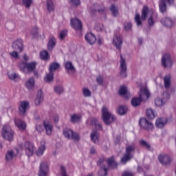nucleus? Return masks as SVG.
I'll return each mask as SVG.
<instances>
[{
	"label": "nucleus",
	"mask_w": 176,
	"mask_h": 176,
	"mask_svg": "<svg viewBox=\"0 0 176 176\" xmlns=\"http://www.w3.org/2000/svg\"><path fill=\"white\" fill-rule=\"evenodd\" d=\"M149 90L146 88H142L139 92V98L134 97L131 99V105L135 108L137 107H140L141 105V102H144L146 101L149 98Z\"/></svg>",
	"instance_id": "f257e3e1"
},
{
	"label": "nucleus",
	"mask_w": 176,
	"mask_h": 176,
	"mask_svg": "<svg viewBox=\"0 0 176 176\" xmlns=\"http://www.w3.org/2000/svg\"><path fill=\"white\" fill-rule=\"evenodd\" d=\"M102 119L107 126L112 124L116 120V116L109 112V110L105 106L102 109Z\"/></svg>",
	"instance_id": "f03ea898"
},
{
	"label": "nucleus",
	"mask_w": 176,
	"mask_h": 176,
	"mask_svg": "<svg viewBox=\"0 0 176 176\" xmlns=\"http://www.w3.org/2000/svg\"><path fill=\"white\" fill-rule=\"evenodd\" d=\"M19 67L22 71L25 72V74H33L35 76H38V71H36V62H23L19 65Z\"/></svg>",
	"instance_id": "7ed1b4c3"
},
{
	"label": "nucleus",
	"mask_w": 176,
	"mask_h": 176,
	"mask_svg": "<svg viewBox=\"0 0 176 176\" xmlns=\"http://www.w3.org/2000/svg\"><path fill=\"white\" fill-rule=\"evenodd\" d=\"M148 13H149V7H148L147 6H144L142 10L141 16L140 15V14H136L135 16V21L137 25H141L142 24L141 20H142L143 21H145V20H146V17H148Z\"/></svg>",
	"instance_id": "20e7f679"
},
{
	"label": "nucleus",
	"mask_w": 176,
	"mask_h": 176,
	"mask_svg": "<svg viewBox=\"0 0 176 176\" xmlns=\"http://www.w3.org/2000/svg\"><path fill=\"white\" fill-rule=\"evenodd\" d=\"M134 151H135V146L134 145L128 146L126 148L125 154L121 158V163H123V164H126L127 162H130V160L133 159V153H131L134 152Z\"/></svg>",
	"instance_id": "39448f33"
},
{
	"label": "nucleus",
	"mask_w": 176,
	"mask_h": 176,
	"mask_svg": "<svg viewBox=\"0 0 176 176\" xmlns=\"http://www.w3.org/2000/svg\"><path fill=\"white\" fill-rule=\"evenodd\" d=\"M63 135L67 140H74V141H79L80 136L76 132H74L72 129L65 128L63 131Z\"/></svg>",
	"instance_id": "423d86ee"
},
{
	"label": "nucleus",
	"mask_w": 176,
	"mask_h": 176,
	"mask_svg": "<svg viewBox=\"0 0 176 176\" xmlns=\"http://www.w3.org/2000/svg\"><path fill=\"white\" fill-rule=\"evenodd\" d=\"M139 126L141 129L146 130V131H151L153 130V124L149 122L146 118H142L139 120Z\"/></svg>",
	"instance_id": "0eeeda50"
},
{
	"label": "nucleus",
	"mask_w": 176,
	"mask_h": 176,
	"mask_svg": "<svg viewBox=\"0 0 176 176\" xmlns=\"http://www.w3.org/2000/svg\"><path fill=\"white\" fill-rule=\"evenodd\" d=\"M1 134L3 138L8 140V141H12V140H13V131H12V128L8 125L3 127Z\"/></svg>",
	"instance_id": "6e6552de"
},
{
	"label": "nucleus",
	"mask_w": 176,
	"mask_h": 176,
	"mask_svg": "<svg viewBox=\"0 0 176 176\" xmlns=\"http://www.w3.org/2000/svg\"><path fill=\"white\" fill-rule=\"evenodd\" d=\"M161 63L164 68H171V67H173V60H171V56H170V54H168L163 55L161 59Z\"/></svg>",
	"instance_id": "1a4fd4ad"
},
{
	"label": "nucleus",
	"mask_w": 176,
	"mask_h": 176,
	"mask_svg": "<svg viewBox=\"0 0 176 176\" xmlns=\"http://www.w3.org/2000/svg\"><path fill=\"white\" fill-rule=\"evenodd\" d=\"M120 75L122 78H127V65H126V60L120 56Z\"/></svg>",
	"instance_id": "9d476101"
},
{
	"label": "nucleus",
	"mask_w": 176,
	"mask_h": 176,
	"mask_svg": "<svg viewBox=\"0 0 176 176\" xmlns=\"http://www.w3.org/2000/svg\"><path fill=\"white\" fill-rule=\"evenodd\" d=\"M158 160L163 166H167L171 163V158L167 154H160L158 155Z\"/></svg>",
	"instance_id": "9b49d317"
},
{
	"label": "nucleus",
	"mask_w": 176,
	"mask_h": 176,
	"mask_svg": "<svg viewBox=\"0 0 176 176\" xmlns=\"http://www.w3.org/2000/svg\"><path fill=\"white\" fill-rule=\"evenodd\" d=\"M12 49L14 50H16L17 52H19L21 53L23 50H24V45H23V40L21 38H18L16 41H15L12 45Z\"/></svg>",
	"instance_id": "f8f14e48"
},
{
	"label": "nucleus",
	"mask_w": 176,
	"mask_h": 176,
	"mask_svg": "<svg viewBox=\"0 0 176 176\" xmlns=\"http://www.w3.org/2000/svg\"><path fill=\"white\" fill-rule=\"evenodd\" d=\"M24 146L25 155H27L28 157L32 156V155H34V144L30 142H25Z\"/></svg>",
	"instance_id": "ddd939ff"
},
{
	"label": "nucleus",
	"mask_w": 176,
	"mask_h": 176,
	"mask_svg": "<svg viewBox=\"0 0 176 176\" xmlns=\"http://www.w3.org/2000/svg\"><path fill=\"white\" fill-rule=\"evenodd\" d=\"M49 166L46 162H41L39 167L38 176H47Z\"/></svg>",
	"instance_id": "4468645a"
},
{
	"label": "nucleus",
	"mask_w": 176,
	"mask_h": 176,
	"mask_svg": "<svg viewBox=\"0 0 176 176\" xmlns=\"http://www.w3.org/2000/svg\"><path fill=\"white\" fill-rule=\"evenodd\" d=\"M113 45L116 46V49L120 50L122 49V45H123L122 37L116 34L113 38Z\"/></svg>",
	"instance_id": "2eb2a0df"
},
{
	"label": "nucleus",
	"mask_w": 176,
	"mask_h": 176,
	"mask_svg": "<svg viewBox=\"0 0 176 176\" xmlns=\"http://www.w3.org/2000/svg\"><path fill=\"white\" fill-rule=\"evenodd\" d=\"M70 24L76 31H80L82 30V21L77 18L72 19Z\"/></svg>",
	"instance_id": "dca6fc26"
},
{
	"label": "nucleus",
	"mask_w": 176,
	"mask_h": 176,
	"mask_svg": "<svg viewBox=\"0 0 176 176\" xmlns=\"http://www.w3.org/2000/svg\"><path fill=\"white\" fill-rule=\"evenodd\" d=\"M85 38V41H87V43L89 45H94V43H96V41H97L96 35L91 32L87 33Z\"/></svg>",
	"instance_id": "f3484780"
},
{
	"label": "nucleus",
	"mask_w": 176,
	"mask_h": 176,
	"mask_svg": "<svg viewBox=\"0 0 176 176\" xmlns=\"http://www.w3.org/2000/svg\"><path fill=\"white\" fill-rule=\"evenodd\" d=\"M30 103L27 101H23L21 102L20 106L19 107V110L21 115H25V113L27 112Z\"/></svg>",
	"instance_id": "a211bd4d"
},
{
	"label": "nucleus",
	"mask_w": 176,
	"mask_h": 176,
	"mask_svg": "<svg viewBox=\"0 0 176 176\" xmlns=\"http://www.w3.org/2000/svg\"><path fill=\"white\" fill-rule=\"evenodd\" d=\"M43 126L47 135H52V133H53V125L49 122L44 121Z\"/></svg>",
	"instance_id": "6ab92c4d"
},
{
	"label": "nucleus",
	"mask_w": 176,
	"mask_h": 176,
	"mask_svg": "<svg viewBox=\"0 0 176 176\" xmlns=\"http://www.w3.org/2000/svg\"><path fill=\"white\" fill-rule=\"evenodd\" d=\"M71 123H73L74 124L76 123H80L82 120V116L78 115L76 113L70 115V119H69Z\"/></svg>",
	"instance_id": "aec40b11"
},
{
	"label": "nucleus",
	"mask_w": 176,
	"mask_h": 176,
	"mask_svg": "<svg viewBox=\"0 0 176 176\" xmlns=\"http://www.w3.org/2000/svg\"><path fill=\"white\" fill-rule=\"evenodd\" d=\"M91 140L94 144H99L100 142V133L97 131H94L91 134Z\"/></svg>",
	"instance_id": "412c9836"
},
{
	"label": "nucleus",
	"mask_w": 176,
	"mask_h": 176,
	"mask_svg": "<svg viewBox=\"0 0 176 176\" xmlns=\"http://www.w3.org/2000/svg\"><path fill=\"white\" fill-rule=\"evenodd\" d=\"M15 125L19 129V130H25V122L21 120L20 118H16L14 120Z\"/></svg>",
	"instance_id": "4be33fe9"
},
{
	"label": "nucleus",
	"mask_w": 176,
	"mask_h": 176,
	"mask_svg": "<svg viewBox=\"0 0 176 176\" xmlns=\"http://www.w3.org/2000/svg\"><path fill=\"white\" fill-rule=\"evenodd\" d=\"M119 94L125 98H129V97H130V93L127 91V87L126 86L120 87Z\"/></svg>",
	"instance_id": "5701e85b"
},
{
	"label": "nucleus",
	"mask_w": 176,
	"mask_h": 176,
	"mask_svg": "<svg viewBox=\"0 0 176 176\" xmlns=\"http://www.w3.org/2000/svg\"><path fill=\"white\" fill-rule=\"evenodd\" d=\"M161 23L163 25L167 27L168 28H171L173 24V19H170L168 17L161 19Z\"/></svg>",
	"instance_id": "b1692460"
},
{
	"label": "nucleus",
	"mask_w": 176,
	"mask_h": 176,
	"mask_svg": "<svg viewBox=\"0 0 176 176\" xmlns=\"http://www.w3.org/2000/svg\"><path fill=\"white\" fill-rule=\"evenodd\" d=\"M56 42H57V41L56 40V38H54V37H52L49 40L48 44H47V49H48L49 52L53 51V49H54V47H56Z\"/></svg>",
	"instance_id": "393cba45"
},
{
	"label": "nucleus",
	"mask_w": 176,
	"mask_h": 176,
	"mask_svg": "<svg viewBox=\"0 0 176 176\" xmlns=\"http://www.w3.org/2000/svg\"><path fill=\"white\" fill-rule=\"evenodd\" d=\"M41 102H43V92H42V90H39L37 92L35 104L36 105H41Z\"/></svg>",
	"instance_id": "a878e982"
},
{
	"label": "nucleus",
	"mask_w": 176,
	"mask_h": 176,
	"mask_svg": "<svg viewBox=\"0 0 176 176\" xmlns=\"http://www.w3.org/2000/svg\"><path fill=\"white\" fill-rule=\"evenodd\" d=\"M166 123H167V120H166V118H160L156 120L155 126L156 127H159L160 129H162V127H164V126H166Z\"/></svg>",
	"instance_id": "bb28decb"
},
{
	"label": "nucleus",
	"mask_w": 176,
	"mask_h": 176,
	"mask_svg": "<svg viewBox=\"0 0 176 176\" xmlns=\"http://www.w3.org/2000/svg\"><path fill=\"white\" fill-rule=\"evenodd\" d=\"M108 168L111 167V168H116L118 167V164L115 161V158L111 157L107 160Z\"/></svg>",
	"instance_id": "cd10ccee"
},
{
	"label": "nucleus",
	"mask_w": 176,
	"mask_h": 176,
	"mask_svg": "<svg viewBox=\"0 0 176 176\" xmlns=\"http://www.w3.org/2000/svg\"><path fill=\"white\" fill-rule=\"evenodd\" d=\"M146 114L148 119H150V120L155 119V118L156 117L155 111H153V109H147L146 111Z\"/></svg>",
	"instance_id": "c85d7f7f"
},
{
	"label": "nucleus",
	"mask_w": 176,
	"mask_h": 176,
	"mask_svg": "<svg viewBox=\"0 0 176 176\" xmlns=\"http://www.w3.org/2000/svg\"><path fill=\"white\" fill-rule=\"evenodd\" d=\"M110 10L113 17H116V16L119 15V8H118V6H116V5L111 4L110 7Z\"/></svg>",
	"instance_id": "c756f323"
},
{
	"label": "nucleus",
	"mask_w": 176,
	"mask_h": 176,
	"mask_svg": "<svg viewBox=\"0 0 176 176\" xmlns=\"http://www.w3.org/2000/svg\"><path fill=\"white\" fill-rule=\"evenodd\" d=\"M160 12L162 14L167 13V5L166 1H160L159 2Z\"/></svg>",
	"instance_id": "7c9ffc66"
},
{
	"label": "nucleus",
	"mask_w": 176,
	"mask_h": 176,
	"mask_svg": "<svg viewBox=\"0 0 176 176\" xmlns=\"http://www.w3.org/2000/svg\"><path fill=\"white\" fill-rule=\"evenodd\" d=\"M35 86V80L34 78H30L28 80V81L25 82V87L27 89H34V87Z\"/></svg>",
	"instance_id": "2f4dec72"
},
{
	"label": "nucleus",
	"mask_w": 176,
	"mask_h": 176,
	"mask_svg": "<svg viewBox=\"0 0 176 176\" xmlns=\"http://www.w3.org/2000/svg\"><path fill=\"white\" fill-rule=\"evenodd\" d=\"M164 82L165 89H170V86H171V76H165L164 77Z\"/></svg>",
	"instance_id": "473e14b6"
},
{
	"label": "nucleus",
	"mask_w": 176,
	"mask_h": 176,
	"mask_svg": "<svg viewBox=\"0 0 176 176\" xmlns=\"http://www.w3.org/2000/svg\"><path fill=\"white\" fill-rule=\"evenodd\" d=\"M54 79V74L50 72L47 73L44 78L45 82H47V83H51V82H53Z\"/></svg>",
	"instance_id": "72a5a7b5"
},
{
	"label": "nucleus",
	"mask_w": 176,
	"mask_h": 176,
	"mask_svg": "<svg viewBox=\"0 0 176 176\" xmlns=\"http://www.w3.org/2000/svg\"><path fill=\"white\" fill-rule=\"evenodd\" d=\"M108 170H109V168H107L105 167V166H102L98 172V175L99 176L108 175Z\"/></svg>",
	"instance_id": "f704fd0d"
},
{
	"label": "nucleus",
	"mask_w": 176,
	"mask_h": 176,
	"mask_svg": "<svg viewBox=\"0 0 176 176\" xmlns=\"http://www.w3.org/2000/svg\"><path fill=\"white\" fill-rule=\"evenodd\" d=\"M46 4L48 12H54L55 6L53 0H47Z\"/></svg>",
	"instance_id": "c9c22d12"
},
{
	"label": "nucleus",
	"mask_w": 176,
	"mask_h": 176,
	"mask_svg": "<svg viewBox=\"0 0 176 176\" xmlns=\"http://www.w3.org/2000/svg\"><path fill=\"white\" fill-rule=\"evenodd\" d=\"M58 68H60V64L58 63H52L50 65L49 72L53 73L54 71L58 69Z\"/></svg>",
	"instance_id": "e433bc0d"
},
{
	"label": "nucleus",
	"mask_w": 176,
	"mask_h": 176,
	"mask_svg": "<svg viewBox=\"0 0 176 176\" xmlns=\"http://www.w3.org/2000/svg\"><path fill=\"white\" fill-rule=\"evenodd\" d=\"M40 58L44 61H47V60H50V56L49 55V52H47V51H42L40 53Z\"/></svg>",
	"instance_id": "4c0bfd02"
},
{
	"label": "nucleus",
	"mask_w": 176,
	"mask_h": 176,
	"mask_svg": "<svg viewBox=\"0 0 176 176\" xmlns=\"http://www.w3.org/2000/svg\"><path fill=\"white\" fill-rule=\"evenodd\" d=\"M14 157V153L13 151H8L6 153V162H10L13 160V158Z\"/></svg>",
	"instance_id": "58836bf2"
},
{
	"label": "nucleus",
	"mask_w": 176,
	"mask_h": 176,
	"mask_svg": "<svg viewBox=\"0 0 176 176\" xmlns=\"http://www.w3.org/2000/svg\"><path fill=\"white\" fill-rule=\"evenodd\" d=\"M65 68L67 71H72L73 72H75V67H74L72 62H70V61L66 62L65 64Z\"/></svg>",
	"instance_id": "ea45409f"
},
{
	"label": "nucleus",
	"mask_w": 176,
	"mask_h": 176,
	"mask_svg": "<svg viewBox=\"0 0 176 176\" xmlns=\"http://www.w3.org/2000/svg\"><path fill=\"white\" fill-rule=\"evenodd\" d=\"M153 16L157 17V14L153 12L151 16L148 19V24L149 27H153V25H155V20H153Z\"/></svg>",
	"instance_id": "a19ab883"
},
{
	"label": "nucleus",
	"mask_w": 176,
	"mask_h": 176,
	"mask_svg": "<svg viewBox=\"0 0 176 176\" xmlns=\"http://www.w3.org/2000/svg\"><path fill=\"white\" fill-rule=\"evenodd\" d=\"M117 112L119 115H125V113H127V107L124 106H120Z\"/></svg>",
	"instance_id": "79ce46f5"
},
{
	"label": "nucleus",
	"mask_w": 176,
	"mask_h": 176,
	"mask_svg": "<svg viewBox=\"0 0 176 176\" xmlns=\"http://www.w3.org/2000/svg\"><path fill=\"white\" fill-rule=\"evenodd\" d=\"M54 90L56 94H63V93H64V87L61 85L55 86Z\"/></svg>",
	"instance_id": "37998d69"
},
{
	"label": "nucleus",
	"mask_w": 176,
	"mask_h": 176,
	"mask_svg": "<svg viewBox=\"0 0 176 176\" xmlns=\"http://www.w3.org/2000/svg\"><path fill=\"white\" fill-rule=\"evenodd\" d=\"M155 104L156 107H162V105L166 104V102H164L162 98L157 97L155 100Z\"/></svg>",
	"instance_id": "c03bdc74"
},
{
	"label": "nucleus",
	"mask_w": 176,
	"mask_h": 176,
	"mask_svg": "<svg viewBox=\"0 0 176 176\" xmlns=\"http://www.w3.org/2000/svg\"><path fill=\"white\" fill-rule=\"evenodd\" d=\"M140 144L145 148L146 151H151V144H149L145 140H140Z\"/></svg>",
	"instance_id": "a18cd8bd"
},
{
	"label": "nucleus",
	"mask_w": 176,
	"mask_h": 176,
	"mask_svg": "<svg viewBox=\"0 0 176 176\" xmlns=\"http://www.w3.org/2000/svg\"><path fill=\"white\" fill-rule=\"evenodd\" d=\"M45 149H46V147L45 145H42L39 147V148L36 152V155L37 156H42L43 155V152H45Z\"/></svg>",
	"instance_id": "49530a36"
},
{
	"label": "nucleus",
	"mask_w": 176,
	"mask_h": 176,
	"mask_svg": "<svg viewBox=\"0 0 176 176\" xmlns=\"http://www.w3.org/2000/svg\"><path fill=\"white\" fill-rule=\"evenodd\" d=\"M22 4L25 8H26V9H30L32 4V0H22Z\"/></svg>",
	"instance_id": "de8ad7c7"
},
{
	"label": "nucleus",
	"mask_w": 176,
	"mask_h": 176,
	"mask_svg": "<svg viewBox=\"0 0 176 176\" xmlns=\"http://www.w3.org/2000/svg\"><path fill=\"white\" fill-rule=\"evenodd\" d=\"M67 34L68 30H63L60 31L59 33V39H60V41H63L65 38V36H67Z\"/></svg>",
	"instance_id": "09e8293b"
},
{
	"label": "nucleus",
	"mask_w": 176,
	"mask_h": 176,
	"mask_svg": "<svg viewBox=\"0 0 176 176\" xmlns=\"http://www.w3.org/2000/svg\"><path fill=\"white\" fill-rule=\"evenodd\" d=\"M38 27L34 26L31 32V35L33 36V38H36V36H38V34H39V32H38Z\"/></svg>",
	"instance_id": "8fccbe9b"
},
{
	"label": "nucleus",
	"mask_w": 176,
	"mask_h": 176,
	"mask_svg": "<svg viewBox=\"0 0 176 176\" xmlns=\"http://www.w3.org/2000/svg\"><path fill=\"white\" fill-rule=\"evenodd\" d=\"M82 94L85 97H91V92L87 88H84L82 89Z\"/></svg>",
	"instance_id": "3c124183"
},
{
	"label": "nucleus",
	"mask_w": 176,
	"mask_h": 176,
	"mask_svg": "<svg viewBox=\"0 0 176 176\" xmlns=\"http://www.w3.org/2000/svg\"><path fill=\"white\" fill-rule=\"evenodd\" d=\"M91 122L92 124H95L96 129H98V130H102V125L101 124H97V119L94 118Z\"/></svg>",
	"instance_id": "603ef678"
},
{
	"label": "nucleus",
	"mask_w": 176,
	"mask_h": 176,
	"mask_svg": "<svg viewBox=\"0 0 176 176\" xmlns=\"http://www.w3.org/2000/svg\"><path fill=\"white\" fill-rule=\"evenodd\" d=\"M124 25L126 31H130V30H131V27H133V25H131V23L130 22L125 23Z\"/></svg>",
	"instance_id": "864d4df0"
},
{
	"label": "nucleus",
	"mask_w": 176,
	"mask_h": 176,
	"mask_svg": "<svg viewBox=\"0 0 176 176\" xmlns=\"http://www.w3.org/2000/svg\"><path fill=\"white\" fill-rule=\"evenodd\" d=\"M96 82L100 86H102V85H104V80H102V77H101V76L96 78Z\"/></svg>",
	"instance_id": "5fc2aeb1"
},
{
	"label": "nucleus",
	"mask_w": 176,
	"mask_h": 176,
	"mask_svg": "<svg viewBox=\"0 0 176 176\" xmlns=\"http://www.w3.org/2000/svg\"><path fill=\"white\" fill-rule=\"evenodd\" d=\"M60 174L61 176H68V175L67 174V170H65V167L60 166Z\"/></svg>",
	"instance_id": "6e6d98bb"
},
{
	"label": "nucleus",
	"mask_w": 176,
	"mask_h": 176,
	"mask_svg": "<svg viewBox=\"0 0 176 176\" xmlns=\"http://www.w3.org/2000/svg\"><path fill=\"white\" fill-rule=\"evenodd\" d=\"M70 3L74 6H79L80 5V0H70Z\"/></svg>",
	"instance_id": "4d7b16f0"
},
{
	"label": "nucleus",
	"mask_w": 176,
	"mask_h": 176,
	"mask_svg": "<svg viewBox=\"0 0 176 176\" xmlns=\"http://www.w3.org/2000/svg\"><path fill=\"white\" fill-rule=\"evenodd\" d=\"M8 78L9 79H10V80H16V79H17V74H16L15 73L8 74Z\"/></svg>",
	"instance_id": "13d9d810"
},
{
	"label": "nucleus",
	"mask_w": 176,
	"mask_h": 176,
	"mask_svg": "<svg viewBox=\"0 0 176 176\" xmlns=\"http://www.w3.org/2000/svg\"><path fill=\"white\" fill-rule=\"evenodd\" d=\"M10 56H12V57H14V58H17V57H19V53H17V52L16 51H14L10 53Z\"/></svg>",
	"instance_id": "bf43d9fd"
},
{
	"label": "nucleus",
	"mask_w": 176,
	"mask_h": 176,
	"mask_svg": "<svg viewBox=\"0 0 176 176\" xmlns=\"http://www.w3.org/2000/svg\"><path fill=\"white\" fill-rule=\"evenodd\" d=\"M97 43L99 46H101V45H102V43H104V40L101 38H99L97 40Z\"/></svg>",
	"instance_id": "052dcab7"
},
{
	"label": "nucleus",
	"mask_w": 176,
	"mask_h": 176,
	"mask_svg": "<svg viewBox=\"0 0 176 176\" xmlns=\"http://www.w3.org/2000/svg\"><path fill=\"white\" fill-rule=\"evenodd\" d=\"M104 162H105V160H104V158L100 159L97 163L98 166H101V164H102Z\"/></svg>",
	"instance_id": "680f3d73"
},
{
	"label": "nucleus",
	"mask_w": 176,
	"mask_h": 176,
	"mask_svg": "<svg viewBox=\"0 0 176 176\" xmlns=\"http://www.w3.org/2000/svg\"><path fill=\"white\" fill-rule=\"evenodd\" d=\"M122 176H133V173L131 172H124Z\"/></svg>",
	"instance_id": "e2e57ef3"
},
{
	"label": "nucleus",
	"mask_w": 176,
	"mask_h": 176,
	"mask_svg": "<svg viewBox=\"0 0 176 176\" xmlns=\"http://www.w3.org/2000/svg\"><path fill=\"white\" fill-rule=\"evenodd\" d=\"M58 119H59L58 116H55L54 118V123H58Z\"/></svg>",
	"instance_id": "0e129e2a"
},
{
	"label": "nucleus",
	"mask_w": 176,
	"mask_h": 176,
	"mask_svg": "<svg viewBox=\"0 0 176 176\" xmlns=\"http://www.w3.org/2000/svg\"><path fill=\"white\" fill-rule=\"evenodd\" d=\"M36 130L37 131H38V133H41V131H42V126H36Z\"/></svg>",
	"instance_id": "69168bd1"
},
{
	"label": "nucleus",
	"mask_w": 176,
	"mask_h": 176,
	"mask_svg": "<svg viewBox=\"0 0 176 176\" xmlns=\"http://www.w3.org/2000/svg\"><path fill=\"white\" fill-rule=\"evenodd\" d=\"M98 12L99 13H105V8L103 7V8L99 9Z\"/></svg>",
	"instance_id": "338daca9"
},
{
	"label": "nucleus",
	"mask_w": 176,
	"mask_h": 176,
	"mask_svg": "<svg viewBox=\"0 0 176 176\" xmlns=\"http://www.w3.org/2000/svg\"><path fill=\"white\" fill-rule=\"evenodd\" d=\"M90 153H91V155H94V153H96V148H94V147L91 148Z\"/></svg>",
	"instance_id": "774afa93"
}]
</instances>
